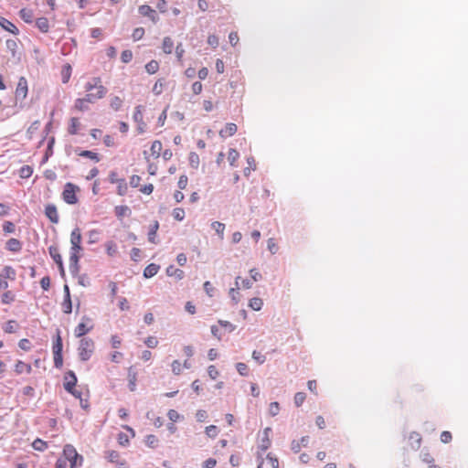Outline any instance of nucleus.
<instances>
[{"label":"nucleus","instance_id":"13","mask_svg":"<svg viewBox=\"0 0 468 468\" xmlns=\"http://www.w3.org/2000/svg\"><path fill=\"white\" fill-rule=\"evenodd\" d=\"M79 261H80V256L78 254H75L74 252L70 253V255H69V271L73 276L77 275L80 271Z\"/></svg>","mask_w":468,"mask_h":468},{"label":"nucleus","instance_id":"27","mask_svg":"<svg viewBox=\"0 0 468 468\" xmlns=\"http://www.w3.org/2000/svg\"><path fill=\"white\" fill-rule=\"evenodd\" d=\"M151 154L154 157V158H158L161 154V151H162V143L158 140L156 141H154L152 143V145H151Z\"/></svg>","mask_w":468,"mask_h":468},{"label":"nucleus","instance_id":"62","mask_svg":"<svg viewBox=\"0 0 468 468\" xmlns=\"http://www.w3.org/2000/svg\"><path fill=\"white\" fill-rule=\"evenodd\" d=\"M187 183H188L187 176L186 175H182L179 177V180L177 182V186H178L179 189L183 190V189H186V187L187 186Z\"/></svg>","mask_w":468,"mask_h":468},{"label":"nucleus","instance_id":"25","mask_svg":"<svg viewBox=\"0 0 468 468\" xmlns=\"http://www.w3.org/2000/svg\"><path fill=\"white\" fill-rule=\"evenodd\" d=\"M48 252H49V255L50 257L53 259V261L58 264L60 263L62 261V257L59 253V250L57 246H50L48 248Z\"/></svg>","mask_w":468,"mask_h":468},{"label":"nucleus","instance_id":"55","mask_svg":"<svg viewBox=\"0 0 468 468\" xmlns=\"http://www.w3.org/2000/svg\"><path fill=\"white\" fill-rule=\"evenodd\" d=\"M267 247H268V250H270V252L271 254H275L277 251H278V246L277 244L275 243V240L274 239L272 238H270L267 241Z\"/></svg>","mask_w":468,"mask_h":468},{"label":"nucleus","instance_id":"21","mask_svg":"<svg viewBox=\"0 0 468 468\" xmlns=\"http://www.w3.org/2000/svg\"><path fill=\"white\" fill-rule=\"evenodd\" d=\"M160 270V266L155 263H151L145 267L144 270V277L148 279L154 277L158 271Z\"/></svg>","mask_w":468,"mask_h":468},{"label":"nucleus","instance_id":"42","mask_svg":"<svg viewBox=\"0 0 468 468\" xmlns=\"http://www.w3.org/2000/svg\"><path fill=\"white\" fill-rule=\"evenodd\" d=\"M173 217H174V218L176 220H178V221L184 220V218L186 217V213H185L184 208H182V207H176L173 210Z\"/></svg>","mask_w":468,"mask_h":468},{"label":"nucleus","instance_id":"12","mask_svg":"<svg viewBox=\"0 0 468 468\" xmlns=\"http://www.w3.org/2000/svg\"><path fill=\"white\" fill-rule=\"evenodd\" d=\"M7 50L11 53L12 58L20 60L21 55L17 52V42L15 39H7L5 42Z\"/></svg>","mask_w":468,"mask_h":468},{"label":"nucleus","instance_id":"5","mask_svg":"<svg viewBox=\"0 0 468 468\" xmlns=\"http://www.w3.org/2000/svg\"><path fill=\"white\" fill-rule=\"evenodd\" d=\"M81 233L80 229L77 227L70 233V253L79 254V252L82 250L81 248Z\"/></svg>","mask_w":468,"mask_h":468},{"label":"nucleus","instance_id":"53","mask_svg":"<svg viewBox=\"0 0 468 468\" xmlns=\"http://www.w3.org/2000/svg\"><path fill=\"white\" fill-rule=\"evenodd\" d=\"M280 405L278 402H271L269 407V414L272 417L279 414Z\"/></svg>","mask_w":468,"mask_h":468},{"label":"nucleus","instance_id":"29","mask_svg":"<svg viewBox=\"0 0 468 468\" xmlns=\"http://www.w3.org/2000/svg\"><path fill=\"white\" fill-rule=\"evenodd\" d=\"M249 306L254 311H260L263 306V301L259 297H253L250 300Z\"/></svg>","mask_w":468,"mask_h":468},{"label":"nucleus","instance_id":"59","mask_svg":"<svg viewBox=\"0 0 468 468\" xmlns=\"http://www.w3.org/2000/svg\"><path fill=\"white\" fill-rule=\"evenodd\" d=\"M218 324L226 328L229 332H233L235 329H236V326L234 324H232L229 321H225V320H218Z\"/></svg>","mask_w":468,"mask_h":468},{"label":"nucleus","instance_id":"20","mask_svg":"<svg viewBox=\"0 0 468 468\" xmlns=\"http://www.w3.org/2000/svg\"><path fill=\"white\" fill-rule=\"evenodd\" d=\"M62 348H63L62 338L60 336L59 329H58L56 337H55V340L53 343V346H52L53 355L54 354H62Z\"/></svg>","mask_w":468,"mask_h":468},{"label":"nucleus","instance_id":"39","mask_svg":"<svg viewBox=\"0 0 468 468\" xmlns=\"http://www.w3.org/2000/svg\"><path fill=\"white\" fill-rule=\"evenodd\" d=\"M159 69V64L156 60H151L145 65V69L149 74H154Z\"/></svg>","mask_w":468,"mask_h":468},{"label":"nucleus","instance_id":"51","mask_svg":"<svg viewBox=\"0 0 468 468\" xmlns=\"http://www.w3.org/2000/svg\"><path fill=\"white\" fill-rule=\"evenodd\" d=\"M306 395L303 392H297L294 396V404L300 407L305 400Z\"/></svg>","mask_w":468,"mask_h":468},{"label":"nucleus","instance_id":"6","mask_svg":"<svg viewBox=\"0 0 468 468\" xmlns=\"http://www.w3.org/2000/svg\"><path fill=\"white\" fill-rule=\"evenodd\" d=\"M28 91L27 80L25 77H20L16 89V98L18 100H24Z\"/></svg>","mask_w":468,"mask_h":468},{"label":"nucleus","instance_id":"14","mask_svg":"<svg viewBox=\"0 0 468 468\" xmlns=\"http://www.w3.org/2000/svg\"><path fill=\"white\" fill-rule=\"evenodd\" d=\"M0 27H2L5 30L14 34L17 35L19 33L18 28L8 19L3 17L0 16Z\"/></svg>","mask_w":468,"mask_h":468},{"label":"nucleus","instance_id":"45","mask_svg":"<svg viewBox=\"0 0 468 468\" xmlns=\"http://www.w3.org/2000/svg\"><path fill=\"white\" fill-rule=\"evenodd\" d=\"M24 370H26L27 373H30L31 366L22 361L17 362V364L16 365V371L20 374Z\"/></svg>","mask_w":468,"mask_h":468},{"label":"nucleus","instance_id":"40","mask_svg":"<svg viewBox=\"0 0 468 468\" xmlns=\"http://www.w3.org/2000/svg\"><path fill=\"white\" fill-rule=\"evenodd\" d=\"M14 301H15V294L12 292L7 291L2 294V297H1L2 303L9 304Z\"/></svg>","mask_w":468,"mask_h":468},{"label":"nucleus","instance_id":"32","mask_svg":"<svg viewBox=\"0 0 468 468\" xmlns=\"http://www.w3.org/2000/svg\"><path fill=\"white\" fill-rule=\"evenodd\" d=\"M174 48V41L171 37H165L163 40V50L165 54H171Z\"/></svg>","mask_w":468,"mask_h":468},{"label":"nucleus","instance_id":"41","mask_svg":"<svg viewBox=\"0 0 468 468\" xmlns=\"http://www.w3.org/2000/svg\"><path fill=\"white\" fill-rule=\"evenodd\" d=\"M99 237H100V231L97 229H91L88 232V238H89L88 242L90 244L96 243L99 240Z\"/></svg>","mask_w":468,"mask_h":468},{"label":"nucleus","instance_id":"49","mask_svg":"<svg viewBox=\"0 0 468 468\" xmlns=\"http://www.w3.org/2000/svg\"><path fill=\"white\" fill-rule=\"evenodd\" d=\"M63 312L70 314L72 312V303L70 298H64L62 303Z\"/></svg>","mask_w":468,"mask_h":468},{"label":"nucleus","instance_id":"10","mask_svg":"<svg viewBox=\"0 0 468 468\" xmlns=\"http://www.w3.org/2000/svg\"><path fill=\"white\" fill-rule=\"evenodd\" d=\"M45 215L52 223L57 224L59 220L58 213L54 204H48L46 206Z\"/></svg>","mask_w":468,"mask_h":468},{"label":"nucleus","instance_id":"30","mask_svg":"<svg viewBox=\"0 0 468 468\" xmlns=\"http://www.w3.org/2000/svg\"><path fill=\"white\" fill-rule=\"evenodd\" d=\"M32 447L36 451L44 452L48 448V443L47 441L37 438L32 442Z\"/></svg>","mask_w":468,"mask_h":468},{"label":"nucleus","instance_id":"17","mask_svg":"<svg viewBox=\"0 0 468 468\" xmlns=\"http://www.w3.org/2000/svg\"><path fill=\"white\" fill-rule=\"evenodd\" d=\"M166 274L169 277H175L177 281L182 280L185 277V272L176 268L174 265H170L166 268Z\"/></svg>","mask_w":468,"mask_h":468},{"label":"nucleus","instance_id":"7","mask_svg":"<svg viewBox=\"0 0 468 468\" xmlns=\"http://www.w3.org/2000/svg\"><path fill=\"white\" fill-rule=\"evenodd\" d=\"M63 453L67 460L74 458L80 459L79 465L80 466L82 464L83 457L77 452L73 445L66 444L63 449Z\"/></svg>","mask_w":468,"mask_h":468},{"label":"nucleus","instance_id":"43","mask_svg":"<svg viewBox=\"0 0 468 468\" xmlns=\"http://www.w3.org/2000/svg\"><path fill=\"white\" fill-rule=\"evenodd\" d=\"M236 369L240 376L246 377L249 375V368L245 363H242V362L237 363Z\"/></svg>","mask_w":468,"mask_h":468},{"label":"nucleus","instance_id":"58","mask_svg":"<svg viewBox=\"0 0 468 468\" xmlns=\"http://www.w3.org/2000/svg\"><path fill=\"white\" fill-rule=\"evenodd\" d=\"M118 442L122 445V446H126L129 444V437L127 434L123 433V432H120L118 434Z\"/></svg>","mask_w":468,"mask_h":468},{"label":"nucleus","instance_id":"60","mask_svg":"<svg viewBox=\"0 0 468 468\" xmlns=\"http://www.w3.org/2000/svg\"><path fill=\"white\" fill-rule=\"evenodd\" d=\"M18 346L25 351H28L31 348V343L28 339L23 338L19 341Z\"/></svg>","mask_w":468,"mask_h":468},{"label":"nucleus","instance_id":"33","mask_svg":"<svg viewBox=\"0 0 468 468\" xmlns=\"http://www.w3.org/2000/svg\"><path fill=\"white\" fill-rule=\"evenodd\" d=\"M20 17L26 22V23H32L33 21V12L30 9L23 8L19 12Z\"/></svg>","mask_w":468,"mask_h":468},{"label":"nucleus","instance_id":"9","mask_svg":"<svg viewBox=\"0 0 468 468\" xmlns=\"http://www.w3.org/2000/svg\"><path fill=\"white\" fill-rule=\"evenodd\" d=\"M77 384V377L75 373L71 370L68 371L65 375V382L64 388L68 392H71L73 388H75Z\"/></svg>","mask_w":468,"mask_h":468},{"label":"nucleus","instance_id":"8","mask_svg":"<svg viewBox=\"0 0 468 468\" xmlns=\"http://www.w3.org/2000/svg\"><path fill=\"white\" fill-rule=\"evenodd\" d=\"M138 11L142 16L149 17L154 23H156L159 19L155 10L150 5H142L139 6Z\"/></svg>","mask_w":468,"mask_h":468},{"label":"nucleus","instance_id":"23","mask_svg":"<svg viewBox=\"0 0 468 468\" xmlns=\"http://www.w3.org/2000/svg\"><path fill=\"white\" fill-rule=\"evenodd\" d=\"M159 229V222L157 220L154 221V223L150 226L148 231V240L152 243H156L155 237L157 230Z\"/></svg>","mask_w":468,"mask_h":468},{"label":"nucleus","instance_id":"63","mask_svg":"<svg viewBox=\"0 0 468 468\" xmlns=\"http://www.w3.org/2000/svg\"><path fill=\"white\" fill-rule=\"evenodd\" d=\"M167 417L173 422H176L180 419L179 413L175 410H169L167 412Z\"/></svg>","mask_w":468,"mask_h":468},{"label":"nucleus","instance_id":"46","mask_svg":"<svg viewBox=\"0 0 468 468\" xmlns=\"http://www.w3.org/2000/svg\"><path fill=\"white\" fill-rule=\"evenodd\" d=\"M2 275L7 279H15L16 271L11 266H5Z\"/></svg>","mask_w":468,"mask_h":468},{"label":"nucleus","instance_id":"24","mask_svg":"<svg viewBox=\"0 0 468 468\" xmlns=\"http://www.w3.org/2000/svg\"><path fill=\"white\" fill-rule=\"evenodd\" d=\"M80 127V122L78 118L72 117L69 120V133L77 134Z\"/></svg>","mask_w":468,"mask_h":468},{"label":"nucleus","instance_id":"22","mask_svg":"<svg viewBox=\"0 0 468 468\" xmlns=\"http://www.w3.org/2000/svg\"><path fill=\"white\" fill-rule=\"evenodd\" d=\"M54 144H55V138L54 137H50L48 142V146H47L46 153H45V154H44V156H43V158L41 160V165L47 163L48 160L49 159V157L52 156Z\"/></svg>","mask_w":468,"mask_h":468},{"label":"nucleus","instance_id":"50","mask_svg":"<svg viewBox=\"0 0 468 468\" xmlns=\"http://www.w3.org/2000/svg\"><path fill=\"white\" fill-rule=\"evenodd\" d=\"M218 433V429L217 426L215 425H210V426H207L206 428V434L209 437V438H215L217 437Z\"/></svg>","mask_w":468,"mask_h":468},{"label":"nucleus","instance_id":"48","mask_svg":"<svg viewBox=\"0 0 468 468\" xmlns=\"http://www.w3.org/2000/svg\"><path fill=\"white\" fill-rule=\"evenodd\" d=\"M252 358L260 365L266 361V356L256 350L252 352Z\"/></svg>","mask_w":468,"mask_h":468},{"label":"nucleus","instance_id":"11","mask_svg":"<svg viewBox=\"0 0 468 468\" xmlns=\"http://www.w3.org/2000/svg\"><path fill=\"white\" fill-rule=\"evenodd\" d=\"M271 429L267 427L263 431L262 437L261 439V442L259 444V449L262 452L267 451L271 447V440H270V432Z\"/></svg>","mask_w":468,"mask_h":468},{"label":"nucleus","instance_id":"57","mask_svg":"<svg viewBox=\"0 0 468 468\" xmlns=\"http://www.w3.org/2000/svg\"><path fill=\"white\" fill-rule=\"evenodd\" d=\"M207 374L211 379H216L218 377L219 372L215 366L211 365L207 367Z\"/></svg>","mask_w":468,"mask_h":468},{"label":"nucleus","instance_id":"56","mask_svg":"<svg viewBox=\"0 0 468 468\" xmlns=\"http://www.w3.org/2000/svg\"><path fill=\"white\" fill-rule=\"evenodd\" d=\"M144 344L149 347V348H154L157 346L158 345V340L156 337L154 336H148L145 341H144Z\"/></svg>","mask_w":468,"mask_h":468},{"label":"nucleus","instance_id":"4","mask_svg":"<svg viewBox=\"0 0 468 468\" xmlns=\"http://www.w3.org/2000/svg\"><path fill=\"white\" fill-rule=\"evenodd\" d=\"M93 329V324L90 317L84 315L80 323L76 326L74 335L76 337H82Z\"/></svg>","mask_w":468,"mask_h":468},{"label":"nucleus","instance_id":"1","mask_svg":"<svg viewBox=\"0 0 468 468\" xmlns=\"http://www.w3.org/2000/svg\"><path fill=\"white\" fill-rule=\"evenodd\" d=\"M84 90L87 94L83 98L77 99L74 103L75 109L80 112L88 111V103H95L107 94V89L101 84L100 77L90 78L85 83Z\"/></svg>","mask_w":468,"mask_h":468},{"label":"nucleus","instance_id":"35","mask_svg":"<svg viewBox=\"0 0 468 468\" xmlns=\"http://www.w3.org/2000/svg\"><path fill=\"white\" fill-rule=\"evenodd\" d=\"M122 103H123V101L119 96H113L111 99L110 106L112 110L117 112L122 108Z\"/></svg>","mask_w":468,"mask_h":468},{"label":"nucleus","instance_id":"31","mask_svg":"<svg viewBox=\"0 0 468 468\" xmlns=\"http://www.w3.org/2000/svg\"><path fill=\"white\" fill-rule=\"evenodd\" d=\"M239 157V153L233 148H230L228 153V160L231 166H236V162Z\"/></svg>","mask_w":468,"mask_h":468},{"label":"nucleus","instance_id":"28","mask_svg":"<svg viewBox=\"0 0 468 468\" xmlns=\"http://www.w3.org/2000/svg\"><path fill=\"white\" fill-rule=\"evenodd\" d=\"M211 228L216 231L221 239H224L225 224L219 221H214L211 223Z\"/></svg>","mask_w":468,"mask_h":468},{"label":"nucleus","instance_id":"37","mask_svg":"<svg viewBox=\"0 0 468 468\" xmlns=\"http://www.w3.org/2000/svg\"><path fill=\"white\" fill-rule=\"evenodd\" d=\"M33 174V168L30 165H23L19 169V176L21 178H28Z\"/></svg>","mask_w":468,"mask_h":468},{"label":"nucleus","instance_id":"18","mask_svg":"<svg viewBox=\"0 0 468 468\" xmlns=\"http://www.w3.org/2000/svg\"><path fill=\"white\" fill-rule=\"evenodd\" d=\"M237 125L235 123L229 122L225 125L223 129L220 130L219 134L221 137H229L236 133Z\"/></svg>","mask_w":468,"mask_h":468},{"label":"nucleus","instance_id":"38","mask_svg":"<svg viewBox=\"0 0 468 468\" xmlns=\"http://www.w3.org/2000/svg\"><path fill=\"white\" fill-rule=\"evenodd\" d=\"M133 119L136 123L144 122L143 106L138 105L135 107Z\"/></svg>","mask_w":468,"mask_h":468},{"label":"nucleus","instance_id":"54","mask_svg":"<svg viewBox=\"0 0 468 468\" xmlns=\"http://www.w3.org/2000/svg\"><path fill=\"white\" fill-rule=\"evenodd\" d=\"M133 58V52L129 49L123 50L121 54V59L123 63H129Z\"/></svg>","mask_w":468,"mask_h":468},{"label":"nucleus","instance_id":"64","mask_svg":"<svg viewBox=\"0 0 468 468\" xmlns=\"http://www.w3.org/2000/svg\"><path fill=\"white\" fill-rule=\"evenodd\" d=\"M217 465V461L214 458H208L207 459L203 464V468H214Z\"/></svg>","mask_w":468,"mask_h":468},{"label":"nucleus","instance_id":"44","mask_svg":"<svg viewBox=\"0 0 468 468\" xmlns=\"http://www.w3.org/2000/svg\"><path fill=\"white\" fill-rule=\"evenodd\" d=\"M189 165L193 168H197L199 165V156L197 153L191 152L189 154Z\"/></svg>","mask_w":468,"mask_h":468},{"label":"nucleus","instance_id":"16","mask_svg":"<svg viewBox=\"0 0 468 468\" xmlns=\"http://www.w3.org/2000/svg\"><path fill=\"white\" fill-rule=\"evenodd\" d=\"M128 380L129 389L134 391L136 389L137 372L133 367L128 368Z\"/></svg>","mask_w":468,"mask_h":468},{"label":"nucleus","instance_id":"52","mask_svg":"<svg viewBox=\"0 0 468 468\" xmlns=\"http://www.w3.org/2000/svg\"><path fill=\"white\" fill-rule=\"evenodd\" d=\"M144 35V29L143 27H136L133 30L132 37L134 41H137V40H140L141 38H143Z\"/></svg>","mask_w":468,"mask_h":468},{"label":"nucleus","instance_id":"26","mask_svg":"<svg viewBox=\"0 0 468 468\" xmlns=\"http://www.w3.org/2000/svg\"><path fill=\"white\" fill-rule=\"evenodd\" d=\"M37 27L43 33H47L49 29V23L46 17H39L36 21Z\"/></svg>","mask_w":468,"mask_h":468},{"label":"nucleus","instance_id":"2","mask_svg":"<svg viewBox=\"0 0 468 468\" xmlns=\"http://www.w3.org/2000/svg\"><path fill=\"white\" fill-rule=\"evenodd\" d=\"M93 350L94 342L92 339L89 337H83L80 339L78 353L81 361H88L91 357Z\"/></svg>","mask_w":468,"mask_h":468},{"label":"nucleus","instance_id":"36","mask_svg":"<svg viewBox=\"0 0 468 468\" xmlns=\"http://www.w3.org/2000/svg\"><path fill=\"white\" fill-rule=\"evenodd\" d=\"M79 155L81 156V157L90 158L91 160H94L95 162H99L100 161V157H99L98 154H96L94 152H91V151H89V150L80 151L79 153Z\"/></svg>","mask_w":468,"mask_h":468},{"label":"nucleus","instance_id":"19","mask_svg":"<svg viewBox=\"0 0 468 468\" xmlns=\"http://www.w3.org/2000/svg\"><path fill=\"white\" fill-rule=\"evenodd\" d=\"M6 249L12 252H19L22 250V242L17 239L12 238L7 240Z\"/></svg>","mask_w":468,"mask_h":468},{"label":"nucleus","instance_id":"47","mask_svg":"<svg viewBox=\"0 0 468 468\" xmlns=\"http://www.w3.org/2000/svg\"><path fill=\"white\" fill-rule=\"evenodd\" d=\"M16 321L14 320H10L8 321L5 326H4V331L7 334H12V333H15L16 332Z\"/></svg>","mask_w":468,"mask_h":468},{"label":"nucleus","instance_id":"3","mask_svg":"<svg viewBox=\"0 0 468 468\" xmlns=\"http://www.w3.org/2000/svg\"><path fill=\"white\" fill-rule=\"evenodd\" d=\"M79 190L80 188L76 185L69 182L66 183L62 192V199L64 202L69 205H75L78 202L76 192Z\"/></svg>","mask_w":468,"mask_h":468},{"label":"nucleus","instance_id":"34","mask_svg":"<svg viewBox=\"0 0 468 468\" xmlns=\"http://www.w3.org/2000/svg\"><path fill=\"white\" fill-rule=\"evenodd\" d=\"M131 209L127 206H117L115 207V215L118 218H122L125 216H130Z\"/></svg>","mask_w":468,"mask_h":468},{"label":"nucleus","instance_id":"15","mask_svg":"<svg viewBox=\"0 0 468 468\" xmlns=\"http://www.w3.org/2000/svg\"><path fill=\"white\" fill-rule=\"evenodd\" d=\"M106 458L109 462L116 463L120 468H125V463L123 462H120V454L116 451H108L106 452Z\"/></svg>","mask_w":468,"mask_h":468},{"label":"nucleus","instance_id":"61","mask_svg":"<svg viewBox=\"0 0 468 468\" xmlns=\"http://www.w3.org/2000/svg\"><path fill=\"white\" fill-rule=\"evenodd\" d=\"M152 91L155 94V95H160L163 91V82L161 80H158L154 87H153V90Z\"/></svg>","mask_w":468,"mask_h":468}]
</instances>
